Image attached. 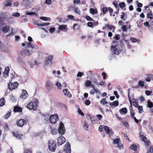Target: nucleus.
<instances>
[{
  "label": "nucleus",
  "instance_id": "obj_15",
  "mask_svg": "<svg viewBox=\"0 0 153 153\" xmlns=\"http://www.w3.org/2000/svg\"><path fill=\"white\" fill-rule=\"evenodd\" d=\"M64 151L66 153H70L71 152V147L68 142H67L64 148Z\"/></svg>",
  "mask_w": 153,
  "mask_h": 153
},
{
  "label": "nucleus",
  "instance_id": "obj_10",
  "mask_svg": "<svg viewBox=\"0 0 153 153\" xmlns=\"http://www.w3.org/2000/svg\"><path fill=\"white\" fill-rule=\"evenodd\" d=\"M120 140L119 139L116 138L113 140V143L114 144H117V147L120 149H122L123 148V144L120 143Z\"/></svg>",
  "mask_w": 153,
  "mask_h": 153
},
{
  "label": "nucleus",
  "instance_id": "obj_44",
  "mask_svg": "<svg viewBox=\"0 0 153 153\" xmlns=\"http://www.w3.org/2000/svg\"><path fill=\"white\" fill-rule=\"evenodd\" d=\"M147 153H153V146H151L150 147Z\"/></svg>",
  "mask_w": 153,
  "mask_h": 153
},
{
  "label": "nucleus",
  "instance_id": "obj_29",
  "mask_svg": "<svg viewBox=\"0 0 153 153\" xmlns=\"http://www.w3.org/2000/svg\"><path fill=\"white\" fill-rule=\"evenodd\" d=\"M118 102L117 101H114L113 102H110V105L112 107L113 106L116 107L118 105Z\"/></svg>",
  "mask_w": 153,
  "mask_h": 153
},
{
  "label": "nucleus",
  "instance_id": "obj_55",
  "mask_svg": "<svg viewBox=\"0 0 153 153\" xmlns=\"http://www.w3.org/2000/svg\"><path fill=\"white\" fill-rule=\"evenodd\" d=\"M144 25L148 27L149 30H151L150 26L149 25V23L148 22H146L144 23Z\"/></svg>",
  "mask_w": 153,
  "mask_h": 153
},
{
  "label": "nucleus",
  "instance_id": "obj_23",
  "mask_svg": "<svg viewBox=\"0 0 153 153\" xmlns=\"http://www.w3.org/2000/svg\"><path fill=\"white\" fill-rule=\"evenodd\" d=\"M63 92L65 96L69 97H71V95L67 89H64L63 90Z\"/></svg>",
  "mask_w": 153,
  "mask_h": 153
},
{
  "label": "nucleus",
  "instance_id": "obj_11",
  "mask_svg": "<svg viewBox=\"0 0 153 153\" xmlns=\"http://www.w3.org/2000/svg\"><path fill=\"white\" fill-rule=\"evenodd\" d=\"M65 142V139L62 136H60L57 138V145L58 146H60L64 143Z\"/></svg>",
  "mask_w": 153,
  "mask_h": 153
},
{
  "label": "nucleus",
  "instance_id": "obj_33",
  "mask_svg": "<svg viewBox=\"0 0 153 153\" xmlns=\"http://www.w3.org/2000/svg\"><path fill=\"white\" fill-rule=\"evenodd\" d=\"M91 87L93 88V89L90 91V94L91 95H93L95 93V92L94 85H91Z\"/></svg>",
  "mask_w": 153,
  "mask_h": 153
},
{
  "label": "nucleus",
  "instance_id": "obj_32",
  "mask_svg": "<svg viewBox=\"0 0 153 153\" xmlns=\"http://www.w3.org/2000/svg\"><path fill=\"white\" fill-rule=\"evenodd\" d=\"M9 26H6L4 27H3L2 28V30L3 31V32H4V33H7L9 30Z\"/></svg>",
  "mask_w": 153,
  "mask_h": 153
},
{
  "label": "nucleus",
  "instance_id": "obj_30",
  "mask_svg": "<svg viewBox=\"0 0 153 153\" xmlns=\"http://www.w3.org/2000/svg\"><path fill=\"white\" fill-rule=\"evenodd\" d=\"M103 128L105 132L107 134H109L111 129H110L109 128H108V126H104Z\"/></svg>",
  "mask_w": 153,
  "mask_h": 153
},
{
  "label": "nucleus",
  "instance_id": "obj_48",
  "mask_svg": "<svg viewBox=\"0 0 153 153\" xmlns=\"http://www.w3.org/2000/svg\"><path fill=\"white\" fill-rule=\"evenodd\" d=\"M100 103L101 104L104 105L105 104H107V102L106 101V100L104 98L101 101Z\"/></svg>",
  "mask_w": 153,
  "mask_h": 153
},
{
  "label": "nucleus",
  "instance_id": "obj_63",
  "mask_svg": "<svg viewBox=\"0 0 153 153\" xmlns=\"http://www.w3.org/2000/svg\"><path fill=\"white\" fill-rule=\"evenodd\" d=\"M114 94L115 96L117 98H119V95L117 93V91H114Z\"/></svg>",
  "mask_w": 153,
  "mask_h": 153
},
{
  "label": "nucleus",
  "instance_id": "obj_7",
  "mask_svg": "<svg viewBox=\"0 0 153 153\" xmlns=\"http://www.w3.org/2000/svg\"><path fill=\"white\" fill-rule=\"evenodd\" d=\"M58 132L61 135L64 134L65 132L64 125L62 122H61L59 124L58 129Z\"/></svg>",
  "mask_w": 153,
  "mask_h": 153
},
{
  "label": "nucleus",
  "instance_id": "obj_50",
  "mask_svg": "<svg viewBox=\"0 0 153 153\" xmlns=\"http://www.w3.org/2000/svg\"><path fill=\"white\" fill-rule=\"evenodd\" d=\"M138 85L141 87H143L144 85V82L141 81H139L138 82Z\"/></svg>",
  "mask_w": 153,
  "mask_h": 153
},
{
  "label": "nucleus",
  "instance_id": "obj_27",
  "mask_svg": "<svg viewBox=\"0 0 153 153\" xmlns=\"http://www.w3.org/2000/svg\"><path fill=\"white\" fill-rule=\"evenodd\" d=\"M5 6H9L11 5L12 1L10 0H7L4 3Z\"/></svg>",
  "mask_w": 153,
  "mask_h": 153
},
{
  "label": "nucleus",
  "instance_id": "obj_49",
  "mask_svg": "<svg viewBox=\"0 0 153 153\" xmlns=\"http://www.w3.org/2000/svg\"><path fill=\"white\" fill-rule=\"evenodd\" d=\"M26 14L28 15H37L36 12H27Z\"/></svg>",
  "mask_w": 153,
  "mask_h": 153
},
{
  "label": "nucleus",
  "instance_id": "obj_26",
  "mask_svg": "<svg viewBox=\"0 0 153 153\" xmlns=\"http://www.w3.org/2000/svg\"><path fill=\"white\" fill-rule=\"evenodd\" d=\"M83 126L84 129L86 130H88V123L84 121L83 122Z\"/></svg>",
  "mask_w": 153,
  "mask_h": 153
},
{
  "label": "nucleus",
  "instance_id": "obj_56",
  "mask_svg": "<svg viewBox=\"0 0 153 153\" xmlns=\"http://www.w3.org/2000/svg\"><path fill=\"white\" fill-rule=\"evenodd\" d=\"M16 76V75L15 73L10 74V76L12 79H13L15 78Z\"/></svg>",
  "mask_w": 153,
  "mask_h": 153
},
{
  "label": "nucleus",
  "instance_id": "obj_37",
  "mask_svg": "<svg viewBox=\"0 0 153 153\" xmlns=\"http://www.w3.org/2000/svg\"><path fill=\"white\" fill-rule=\"evenodd\" d=\"M5 104V100L4 98H2L0 100V106L4 105Z\"/></svg>",
  "mask_w": 153,
  "mask_h": 153
},
{
  "label": "nucleus",
  "instance_id": "obj_3",
  "mask_svg": "<svg viewBox=\"0 0 153 153\" xmlns=\"http://www.w3.org/2000/svg\"><path fill=\"white\" fill-rule=\"evenodd\" d=\"M34 102H31L27 104V108L30 110L32 109L34 111L36 110L37 109L38 102L37 100H36Z\"/></svg>",
  "mask_w": 153,
  "mask_h": 153
},
{
  "label": "nucleus",
  "instance_id": "obj_43",
  "mask_svg": "<svg viewBox=\"0 0 153 153\" xmlns=\"http://www.w3.org/2000/svg\"><path fill=\"white\" fill-rule=\"evenodd\" d=\"M74 11L76 13L78 14L79 15H80V11L79 8L77 7H75L74 8Z\"/></svg>",
  "mask_w": 153,
  "mask_h": 153
},
{
  "label": "nucleus",
  "instance_id": "obj_34",
  "mask_svg": "<svg viewBox=\"0 0 153 153\" xmlns=\"http://www.w3.org/2000/svg\"><path fill=\"white\" fill-rule=\"evenodd\" d=\"M13 110L15 112H20L22 111L21 108L20 107L17 106L14 107Z\"/></svg>",
  "mask_w": 153,
  "mask_h": 153
},
{
  "label": "nucleus",
  "instance_id": "obj_46",
  "mask_svg": "<svg viewBox=\"0 0 153 153\" xmlns=\"http://www.w3.org/2000/svg\"><path fill=\"white\" fill-rule=\"evenodd\" d=\"M77 112L79 114H80L81 116H84V114L83 113V112L82 111L80 108H79L78 109Z\"/></svg>",
  "mask_w": 153,
  "mask_h": 153
},
{
  "label": "nucleus",
  "instance_id": "obj_60",
  "mask_svg": "<svg viewBox=\"0 0 153 153\" xmlns=\"http://www.w3.org/2000/svg\"><path fill=\"white\" fill-rule=\"evenodd\" d=\"M107 27L110 30H111L113 27L114 29H115L114 27H113L111 25H108L107 26Z\"/></svg>",
  "mask_w": 153,
  "mask_h": 153
},
{
  "label": "nucleus",
  "instance_id": "obj_4",
  "mask_svg": "<svg viewBox=\"0 0 153 153\" xmlns=\"http://www.w3.org/2000/svg\"><path fill=\"white\" fill-rule=\"evenodd\" d=\"M56 144L55 142L52 140L49 141L48 147L49 150L51 152H55L56 149Z\"/></svg>",
  "mask_w": 153,
  "mask_h": 153
},
{
  "label": "nucleus",
  "instance_id": "obj_2",
  "mask_svg": "<svg viewBox=\"0 0 153 153\" xmlns=\"http://www.w3.org/2000/svg\"><path fill=\"white\" fill-rule=\"evenodd\" d=\"M32 49L30 47H26L25 49L22 50L20 51V53L25 57V55L30 56L33 52Z\"/></svg>",
  "mask_w": 153,
  "mask_h": 153
},
{
  "label": "nucleus",
  "instance_id": "obj_38",
  "mask_svg": "<svg viewBox=\"0 0 153 153\" xmlns=\"http://www.w3.org/2000/svg\"><path fill=\"white\" fill-rule=\"evenodd\" d=\"M40 19L45 21H51V19L50 18H48L46 17L42 16L40 18Z\"/></svg>",
  "mask_w": 153,
  "mask_h": 153
},
{
  "label": "nucleus",
  "instance_id": "obj_58",
  "mask_svg": "<svg viewBox=\"0 0 153 153\" xmlns=\"http://www.w3.org/2000/svg\"><path fill=\"white\" fill-rule=\"evenodd\" d=\"M130 114H131V118H133L135 117H134L135 114L134 113V111L132 110H131Z\"/></svg>",
  "mask_w": 153,
  "mask_h": 153
},
{
  "label": "nucleus",
  "instance_id": "obj_54",
  "mask_svg": "<svg viewBox=\"0 0 153 153\" xmlns=\"http://www.w3.org/2000/svg\"><path fill=\"white\" fill-rule=\"evenodd\" d=\"M102 10L103 13L105 14L107 12L108 9L106 7H104L102 8Z\"/></svg>",
  "mask_w": 153,
  "mask_h": 153
},
{
  "label": "nucleus",
  "instance_id": "obj_51",
  "mask_svg": "<svg viewBox=\"0 0 153 153\" xmlns=\"http://www.w3.org/2000/svg\"><path fill=\"white\" fill-rule=\"evenodd\" d=\"M153 75H150L149 77H148L146 78V81L148 82H149L150 81L151 78L152 79Z\"/></svg>",
  "mask_w": 153,
  "mask_h": 153
},
{
  "label": "nucleus",
  "instance_id": "obj_57",
  "mask_svg": "<svg viewBox=\"0 0 153 153\" xmlns=\"http://www.w3.org/2000/svg\"><path fill=\"white\" fill-rule=\"evenodd\" d=\"M130 41L133 43L135 42H137V39L136 38H134L131 37L130 39Z\"/></svg>",
  "mask_w": 153,
  "mask_h": 153
},
{
  "label": "nucleus",
  "instance_id": "obj_59",
  "mask_svg": "<svg viewBox=\"0 0 153 153\" xmlns=\"http://www.w3.org/2000/svg\"><path fill=\"white\" fill-rule=\"evenodd\" d=\"M84 75V74L83 73H82L80 72H79L78 74H77V76L78 77H81L82 75Z\"/></svg>",
  "mask_w": 153,
  "mask_h": 153
},
{
  "label": "nucleus",
  "instance_id": "obj_45",
  "mask_svg": "<svg viewBox=\"0 0 153 153\" xmlns=\"http://www.w3.org/2000/svg\"><path fill=\"white\" fill-rule=\"evenodd\" d=\"M138 109L139 113H141L143 112V108L141 106H139L138 107Z\"/></svg>",
  "mask_w": 153,
  "mask_h": 153
},
{
  "label": "nucleus",
  "instance_id": "obj_39",
  "mask_svg": "<svg viewBox=\"0 0 153 153\" xmlns=\"http://www.w3.org/2000/svg\"><path fill=\"white\" fill-rule=\"evenodd\" d=\"M11 111L10 110H9L8 111V112L4 116V118L5 119H7L8 118L10 117V115Z\"/></svg>",
  "mask_w": 153,
  "mask_h": 153
},
{
  "label": "nucleus",
  "instance_id": "obj_35",
  "mask_svg": "<svg viewBox=\"0 0 153 153\" xmlns=\"http://www.w3.org/2000/svg\"><path fill=\"white\" fill-rule=\"evenodd\" d=\"M92 82L89 80H87L85 83V86L87 87L91 86L92 85Z\"/></svg>",
  "mask_w": 153,
  "mask_h": 153
},
{
  "label": "nucleus",
  "instance_id": "obj_62",
  "mask_svg": "<svg viewBox=\"0 0 153 153\" xmlns=\"http://www.w3.org/2000/svg\"><path fill=\"white\" fill-rule=\"evenodd\" d=\"M87 74L88 77H90L91 76H92V72L91 71H88L87 73Z\"/></svg>",
  "mask_w": 153,
  "mask_h": 153
},
{
  "label": "nucleus",
  "instance_id": "obj_53",
  "mask_svg": "<svg viewBox=\"0 0 153 153\" xmlns=\"http://www.w3.org/2000/svg\"><path fill=\"white\" fill-rule=\"evenodd\" d=\"M12 16L15 17H18L20 16V14L19 13H14L12 14Z\"/></svg>",
  "mask_w": 153,
  "mask_h": 153
},
{
  "label": "nucleus",
  "instance_id": "obj_18",
  "mask_svg": "<svg viewBox=\"0 0 153 153\" xmlns=\"http://www.w3.org/2000/svg\"><path fill=\"white\" fill-rule=\"evenodd\" d=\"M10 71V68L9 66L5 68V69L3 73V75L4 77L6 78L8 75V74Z\"/></svg>",
  "mask_w": 153,
  "mask_h": 153
},
{
  "label": "nucleus",
  "instance_id": "obj_6",
  "mask_svg": "<svg viewBox=\"0 0 153 153\" xmlns=\"http://www.w3.org/2000/svg\"><path fill=\"white\" fill-rule=\"evenodd\" d=\"M25 57L21 55L20 53L19 54L18 57L17 59L18 62L22 66H24L25 65V62L23 58Z\"/></svg>",
  "mask_w": 153,
  "mask_h": 153
},
{
  "label": "nucleus",
  "instance_id": "obj_20",
  "mask_svg": "<svg viewBox=\"0 0 153 153\" xmlns=\"http://www.w3.org/2000/svg\"><path fill=\"white\" fill-rule=\"evenodd\" d=\"M28 95V93L25 90H23L22 93L20 97L23 99H25Z\"/></svg>",
  "mask_w": 153,
  "mask_h": 153
},
{
  "label": "nucleus",
  "instance_id": "obj_36",
  "mask_svg": "<svg viewBox=\"0 0 153 153\" xmlns=\"http://www.w3.org/2000/svg\"><path fill=\"white\" fill-rule=\"evenodd\" d=\"M130 148L134 150H136L137 148V146L136 144H133L130 146Z\"/></svg>",
  "mask_w": 153,
  "mask_h": 153
},
{
  "label": "nucleus",
  "instance_id": "obj_14",
  "mask_svg": "<svg viewBox=\"0 0 153 153\" xmlns=\"http://www.w3.org/2000/svg\"><path fill=\"white\" fill-rule=\"evenodd\" d=\"M26 121L23 119H21L17 121L16 124L19 127L22 126L26 124Z\"/></svg>",
  "mask_w": 153,
  "mask_h": 153
},
{
  "label": "nucleus",
  "instance_id": "obj_52",
  "mask_svg": "<svg viewBox=\"0 0 153 153\" xmlns=\"http://www.w3.org/2000/svg\"><path fill=\"white\" fill-rule=\"evenodd\" d=\"M121 28L122 30L124 32H126L127 30L126 26L124 25H122L121 27Z\"/></svg>",
  "mask_w": 153,
  "mask_h": 153
},
{
  "label": "nucleus",
  "instance_id": "obj_19",
  "mask_svg": "<svg viewBox=\"0 0 153 153\" xmlns=\"http://www.w3.org/2000/svg\"><path fill=\"white\" fill-rule=\"evenodd\" d=\"M59 30H64L65 31H66L68 30L67 25H60L59 26Z\"/></svg>",
  "mask_w": 153,
  "mask_h": 153
},
{
  "label": "nucleus",
  "instance_id": "obj_1",
  "mask_svg": "<svg viewBox=\"0 0 153 153\" xmlns=\"http://www.w3.org/2000/svg\"><path fill=\"white\" fill-rule=\"evenodd\" d=\"M117 42L116 41H114L111 45V51L113 52L115 54L118 55L119 54L120 52H124L125 51V49L124 45H117Z\"/></svg>",
  "mask_w": 153,
  "mask_h": 153
},
{
  "label": "nucleus",
  "instance_id": "obj_31",
  "mask_svg": "<svg viewBox=\"0 0 153 153\" xmlns=\"http://www.w3.org/2000/svg\"><path fill=\"white\" fill-rule=\"evenodd\" d=\"M13 136L19 139L21 137L22 135L18 133L17 132H13Z\"/></svg>",
  "mask_w": 153,
  "mask_h": 153
},
{
  "label": "nucleus",
  "instance_id": "obj_13",
  "mask_svg": "<svg viewBox=\"0 0 153 153\" xmlns=\"http://www.w3.org/2000/svg\"><path fill=\"white\" fill-rule=\"evenodd\" d=\"M128 97L131 105H132L133 106L136 107L138 106V101L137 100L135 99L133 100L132 101H131V98L129 97V93L128 94Z\"/></svg>",
  "mask_w": 153,
  "mask_h": 153
},
{
  "label": "nucleus",
  "instance_id": "obj_17",
  "mask_svg": "<svg viewBox=\"0 0 153 153\" xmlns=\"http://www.w3.org/2000/svg\"><path fill=\"white\" fill-rule=\"evenodd\" d=\"M33 0H23L22 3V5L26 6L28 4L31 3Z\"/></svg>",
  "mask_w": 153,
  "mask_h": 153
},
{
  "label": "nucleus",
  "instance_id": "obj_28",
  "mask_svg": "<svg viewBox=\"0 0 153 153\" xmlns=\"http://www.w3.org/2000/svg\"><path fill=\"white\" fill-rule=\"evenodd\" d=\"M90 13L93 15L97 14L98 13L97 10L96 9H94L92 8H91L90 9Z\"/></svg>",
  "mask_w": 153,
  "mask_h": 153
},
{
  "label": "nucleus",
  "instance_id": "obj_64",
  "mask_svg": "<svg viewBox=\"0 0 153 153\" xmlns=\"http://www.w3.org/2000/svg\"><path fill=\"white\" fill-rule=\"evenodd\" d=\"M24 153H31V151L29 149H27L25 150Z\"/></svg>",
  "mask_w": 153,
  "mask_h": 153
},
{
  "label": "nucleus",
  "instance_id": "obj_22",
  "mask_svg": "<svg viewBox=\"0 0 153 153\" xmlns=\"http://www.w3.org/2000/svg\"><path fill=\"white\" fill-rule=\"evenodd\" d=\"M25 43L26 46H27V47L31 48H37V46L34 45L30 42H27Z\"/></svg>",
  "mask_w": 153,
  "mask_h": 153
},
{
  "label": "nucleus",
  "instance_id": "obj_24",
  "mask_svg": "<svg viewBox=\"0 0 153 153\" xmlns=\"http://www.w3.org/2000/svg\"><path fill=\"white\" fill-rule=\"evenodd\" d=\"M119 112L121 114L124 115L127 113V110L126 108H124L120 109Z\"/></svg>",
  "mask_w": 153,
  "mask_h": 153
},
{
  "label": "nucleus",
  "instance_id": "obj_42",
  "mask_svg": "<svg viewBox=\"0 0 153 153\" xmlns=\"http://www.w3.org/2000/svg\"><path fill=\"white\" fill-rule=\"evenodd\" d=\"M119 5L121 8L126 6V4L124 2H121L119 3Z\"/></svg>",
  "mask_w": 153,
  "mask_h": 153
},
{
  "label": "nucleus",
  "instance_id": "obj_21",
  "mask_svg": "<svg viewBox=\"0 0 153 153\" xmlns=\"http://www.w3.org/2000/svg\"><path fill=\"white\" fill-rule=\"evenodd\" d=\"M147 17L151 19H153V14H152V11L149 9H148V11L147 13Z\"/></svg>",
  "mask_w": 153,
  "mask_h": 153
},
{
  "label": "nucleus",
  "instance_id": "obj_41",
  "mask_svg": "<svg viewBox=\"0 0 153 153\" xmlns=\"http://www.w3.org/2000/svg\"><path fill=\"white\" fill-rule=\"evenodd\" d=\"M153 103L150 100H148L147 101V106L148 107L151 108L153 106Z\"/></svg>",
  "mask_w": 153,
  "mask_h": 153
},
{
  "label": "nucleus",
  "instance_id": "obj_47",
  "mask_svg": "<svg viewBox=\"0 0 153 153\" xmlns=\"http://www.w3.org/2000/svg\"><path fill=\"white\" fill-rule=\"evenodd\" d=\"M1 15L3 18H7L8 17V15L6 13H2Z\"/></svg>",
  "mask_w": 153,
  "mask_h": 153
},
{
  "label": "nucleus",
  "instance_id": "obj_16",
  "mask_svg": "<svg viewBox=\"0 0 153 153\" xmlns=\"http://www.w3.org/2000/svg\"><path fill=\"white\" fill-rule=\"evenodd\" d=\"M53 86L52 82L50 80H48L46 82L45 87L48 90H51Z\"/></svg>",
  "mask_w": 153,
  "mask_h": 153
},
{
  "label": "nucleus",
  "instance_id": "obj_12",
  "mask_svg": "<svg viewBox=\"0 0 153 153\" xmlns=\"http://www.w3.org/2000/svg\"><path fill=\"white\" fill-rule=\"evenodd\" d=\"M53 58V56H50L46 58L45 63L47 66H50L52 64V60Z\"/></svg>",
  "mask_w": 153,
  "mask_h": 153
},
{
  "label": "nucleus",
  "instance_id": "obj_5",
  "mask_svg": "<svg viewBox=\"0 0 153 153\" xmlns=\"http://www.w3.org/2000/svg\"><path fill=\"white\" fill-rule=\"evenodd\" d=\"M139 134L140 138L145 142L146 146H148L149 145V142L147 140L146 134L142 132L140 133Z\"/></svg>",
  "mask_w": 153,
  "mask_h": 153
},
{
  "label": "nucleus",
  "instance_id": "obj_40",
  "mask_svg": "<svg viewBox=\"0 0 153 153\" xmlns=\"http://www.w3.org/2000/svg\"><path fill=\"white\" fill-rule=\"evenodd\" d=\"M56 85L57 87L59 89H61L62 88V84L59 82H57L55 84Z\"/></svg>",
  "mask_w": 153,
  "mask_h": 153
},
{
  "label": "nucleus",
  "instance_id": "obj_8",
  "mask_svg": "<svg viewBox=\"0 0 153 153\" xmlns=\"http://www.w3.org/2000/svg\"><path fill=\"white\" fill-rule=\"evenodd\" d=\"M18 83L16 82L13 83L10 82L8 84V88L10 90H13L15 89L19 85Z\"/></svg>",
  "mask_w": 153,
  "mask_h": 153
},
{
  "label": "nucleus",
  "instance_id": "obj_61",
  "mask_svg": "<svg viewBox=\"0 0 153 153\" xmlns=\"http://www.w3.org/2000/svg\"><path fill=\"white\" fill-rule=\"evenodd\" d=\"M151 93H152L151 91H149V90H146L145 91V94L147 96L150 95L151 94Z\"/></svg>",
  "mask_w": 153,
  "mask_h": 153
},
{
  "label": "nucleus",
  "instance_id": "obj_25",
  "mask_svg": "<svg viewBox=\"0 0 153 153\" xmlns=\"http://www.w3.org/2000/svg\"><path fill=\"white\" fill-rule=\"evenodd\" d=\"M50 129V132L52 135H54L56 134L57 133V131L56 129L53 128L51 127Z\"/></svg>",
  "mask_w": 153,
  "mask_h": 153
},
{
  "label": "nucleus",
  "instance_id": "obj_9",
  "mask_svg": "<svg viewBox=\"0 0 153 153\" xmlns=\"http://www.w3.org/2000/svg\"><path fill=\"white\" fill-rule=\"evenodd\" d=\"M50 121L52 124L55 123L58 120V116L57 114L52 115L50 117Z\"/></svg>",
  "mask_w": 153,
  "mask_h": 153
}]
</instances>
